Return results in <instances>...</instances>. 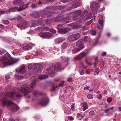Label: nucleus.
I'll return each instance as SVG.
<instances>
[{"label": "nucleus", "mask_w": 121, "mask_h": 121, "mask_svg": "<svg viewBox=\"0 0 121 121\" xmlns=\"http://www.w3.org/2000/svg\"><path fill=\"white\" fill-rule=\"evenodd\" d=\"M81 50L79 48H77L76 49H73L72 51V53L73 54H75L76 53L78 52Z\"/></svg>", "instance_id": "39"}, {"label": "nucleus", "mask_w": 121, "mask_h": 121, "mask_svg": "<svg viewBox=\"0 0 121 121\" xmlns=\"http://www.w3.org/2000/svg\"><path fill=\"white\" fill-rule=\"evenodd\" d=\"M45 30L46 31H50L53 33H56V31L52 28H49L48 27H45Z\"/></svg>", "instance_id": "20"}, {"label": "nucleus", "mask_w": 121, "mask_h": 121, "mask_svg": "<svg viewBox=\"0 0 121 121\" xmlns=\"http://www.w3.org/2000/svg\"><path fill=\"white\" fill-rule=\"evenodd\" d=\"M52 36V35L49 32H45L46 38H50L51 36Z\"/></svg>", "instance_id": "36"}, {"label": "nucleus", "mask_w": 121, "mask_h": 121, "mask_svg": "<svg viewBox=\"0 0 121 121\" xmlns=\"http://www.w3.org/2000/svg\"><path fill=\"white\" fill-rule=\"evenodd\" d=\"M31 6L33 9H35L37 8V6L34 4L32 3L31 4Z\"/></svg>", "instance_id": "49"}, {"label": "nucleus", "mask_w": 121, "mask_h": 121, "mask_svg": "<svg viewBox=\"0 0 121 121\" xmlns=\"http://www.w3.org/2000/svg\"><path fill=\"white\" fill-rule=\"evenodd\" d=\"M10 11V9L8 10H1L0 12L1 14H3L5 13H9V12Z\"/></svg>", "instance_id": "29"}, {"label": "nucleus", "mask_w": 121, "mask_h": 121, "mask_svg": "<svg viewBox=\"0 0 121 121\" xmlns=\"http://www.w3.org/2000/svg\"><path fill=\"white\" fill-rule=\"evenodd\" d=\"M22 0H16L13 2V4L15 5H17L20 4L22 2Z\"/></svg>", "instance_id": "28"}, {"label": "nucleus", "mask_w": 121, "mask_h": 121, "mask_svg": "<svg viewBox=\"0 0 121 121\" xmlns=\"http://www.w3.org/2000/svg\"><path fill=\"white\" fill-rule=\"evenodd\" d=\"M25 67L24 65H22L19 68H18L16 69V71L17 72H18L19 73L23 74V75H18V79H21L23 78L24 75H26L25 72L24 71L25 70Z\"/></svg>", "instance_id": "5"}, {"label": "nucleus", "mask_w": 121, "mask_h": 121, "mask_svg": "<svg viewBox=\"0 0 121 121\" xmlns=\"http://www.w3.org/2000/svg\"><path fill=\"white\" fill-rule=\"evenodd\" d=\"M97 97L98 99H101L102 97L101 95V94L98 95L97 96Z\"/></svg>", "instance_id": "64"}, {"label": "nucleus", "mask_w": 121, "mask_h": 121, "mask_svg": "<svg viewBox=\"0 0 121 121\" xmlns=\"http://www.w3.org/2000/svg\"><path fill=\"white\" fill-rule=\"evenodd\" d=\"M37 22L38 23L41 25H44V23L43 22L42 19H40L37 20Z\"/></svg>", "instance_id": "38"}, {"label": "nucleus", "mask_w": 121, "mask_h": 121, "mask_svg": "<svg viewBox=\"0 0 121 121\" xmlns=\"http://www.w3.org/2000/svg\"><path fill=\"white\" fill-rule=\"evenodd\" d=\"M83 41L82 39H80L76 42V45L77 48L81 50L82 49L84 48V45L82 43Z\"/></svg>", "instance_id": "13"}, {"label": "nucleus", "mask_w": 121, "mask_h": 121, "mask_svg": "<svg viewBox=\"0 0 121 121\" xmlns=\"http://www.w3.org/2000/svg\"><path fill=\"white\" fill-rule=\"evenodd\" d=\"M34 94L36 96L40 95V93L37 91H35L33 92Z\"/></svg>", "instance_id": "46"}, {"label": "nucleus", "mask_w": 121, "mask_h": 121, "mask_svg": "<svg viewBox=\"0 0 121 121\" xmlns=\"http://www.w3.org/2000/svg\"><path fill=\"white\" fill-rule=\"evenodd\" d=\"M17 18L19 21H20L22 20V17L19 15H18L17 17Z\"/></svg>", "instance_id": "53"}, {"label": "nucleus", "mask_w": 121, "mask_h": 121, "mask_svg": "<svg viewBox=\"0 0 121 121\" xmlns=\"http://www.w3.org/2000/svg\"><path fill=\"white\" fill-rule=\"evenodd\" d=\"M18 8V7L17 6H14L13 7L10 8V11L12 12H13L17 11V9Z\"/></svg>", "instance_id": "27"}, {"label": "nucleus", "mask_w": 121, "mask_h": 121, "mask_svg": "<svg viewBox=\"0 0 121 121\" xmlns=\"http://www.w3.org/2000/svg\"><path fill=\"white\" fill-rule=\"evenodd\" d=\"M77 117L78 118V119L80 120H82L83 117L82 115L80 113H78L77 114Z\"/></svg>", "instance_id": "35"}, {"label": "nucleus", "mask_w": 121, "mask_h": 121, "mask_svg": "<svg viewBox=\"0 0 121 121\" xmlns=\"http://www.w3.org/2000/svg\"><path fill=\"white\" fill-rule=\"evenodd\" d=\"M78 16H76L75 15H74L73 17V19L74 21H76L78 19Z\"/></svg>", "instance_id": "54"}, {"label": "nucleus", "mask_w": 121, "mask_h": 121, "mask_svg": "<svg viewBox=\"0 0 121 121\" xmlns=\"http://www.w3.org/2000/svg\"><path fill=\"white\" fill-rule=\"evenodd\" d=\"M3 103L4 105H7L8 106V108L13 112H16L19 109V107L10 101H7L5 100Z\"/></svg>", "instance_id": "2"}, {"label": "nucleus", "mask_w": 121, "mask_h": 121, "mask_svg": "<svg viewBox=\"0 0 121 121\" xmlns=\"http://www.w3.org/2000/svg\"><path fill=\"white\" fill-rule=\"evenodd\" d=\"M61 65L59 63L56 64L54 67V69L56 71H57L60 69Z\"/></svg>", "instance_id": "22"}, {"label": "nucleus", "mask_w": 121, "mask_h": 121, "mask_svg": "<svg viewBox=\"0 0 121 121\" xmlns=\"http://www.w3.org/2000/svg\"><path fill=\"white\" fill-rule=\"evenodd\" d=\"M6 52V51L4 49L0 50V55H2Z\"/></svg>", "instance_id": "48"}, {"label": "nucleus", "mask_w": 121, "mask_h": 121, "mask_svg": "<svg viewBox=\"0 0 121 121\" xmlns=\"http://www.w3.org/2000/svg\"><path fill=\"white\" fill-rule=\"evenodd\" d=\"M90 33L91 35H94L96 34V32L95 31L92 30L91 31Z\"/></svg>", "instance_id": "51"}, {"label": "nucleus", "mask_w": 121, "mask_h": 121, "mask_svg": "<svg viewBox=\"0 0 121 121\" xmlns=\"http://www.w3.org/2000/svg\"><path fill=\"white\" fill-rule=\"evenodd\" d=\"M80 36V35L79 33L74 34L70 35L68 39L70 42H72L74 40H77L78 39Z\"/></svg>", "instance_id": "8"}, {"label": "nucleus", "mask_w": 121, "mask_h": 121, "mask_svg": "<svg viewBox=\"0 0 121 121\" xmlns=\"http://www.w3.org/2000/svg\"><path fill=\"white\" fill-rule=\"evenodd\" d=\"M29 25V23L24 21L22 22L21 24H18L17 25V26L20 28H23L24 29L26 28Z\"/></svg>", "instance_id": "12"}, {"label": "nucleus", "mask_w": 121, "mask_h": 121, "mask_svg": "<svg viewBox=\"0 0 121 121\" xmlns=\"http://www.w3.org/2000/svg\"><path fill=\"white\" fill-rule=\"evenodd\" d=\"M17 91H12L8 94V96L10 98L14 100H16V98L20 99L22 98V95L18 93Z\"/></svg>", "instance_id": "6"}, {"label": "nucleus", "mask_w": 121, "mask_h": 121, "mask_svg": "<svg viewBox=\"0 0 121 121\" xmlns=\"http://www.w3.org/2000/svg\"><path fill=\"white\" fill-rule=\"evenodd\" d=\"M92 22V20H91L87 22H86V24L87 25H89Z\"/></svg>", "instance_id": "56"}, {"label": "nucleus", "mask_w": 121, "mask_h": 121, "mask_svg": "<svg viewBox=\"0 0 121 121\" xmlns=\"http://www.w3.org/2000/svg\"><path fill=\"white\" fill-rule=\"evenodd\" d=\"M81 5V4L79 2H77L76 3L73 4L72 6L70 7V9L69 10H71L73 9L76 8L78 6H79Z\"/></svg>", "instance_id": "24"}, {"label": "nucleus", "mask_w": 121, "mask_h": 121, "mask_svg": "<svg viewBox=\"0 0 121 121\" xmlns=\"http://www.w3.org/2000/svg\"><path fill=\"white\" fill-rule=\"evenodd\" d=\"M65 40L64 38L62 37H60L55 39L54 41L55 43L58 44L62 42Z\"/></svg>", "instance_id": "14"}, {"label": "nucleus", "mask_w": 121, "mask_h": 121, "mask_svg": "<svg viewBox=\"0 0 121 121\" xmlns=\"http://www.w3.org/2000/svg\"><path fill=\"white\" fill-rule=\"evenodd\" d=\"M98 22L100 26L98 25V27L100 29H102L103 27V23L104 22V20L103 19L99 20Z\"/></svg>", "instance_id": "18"}, {"label": "nucleus", "mask_w": 121, "mask_h": 121, "mask_svg": "<svg viewBox=\"0 0 121 121\" xmlns=\"http://www.w3.org/2000/svg\"><path fill=\"white\" fill-rule=\"evenodd\" d=\"M107 102L109 103H110L112 101V99L111 97L108 98L107 99Z\"/></svg>", "instance_id": "55"}, {"label": "nucleus", "mask_w": 121, "mask_h": 121, "mask_svg": "<svg viewBox=\"0 0 121 121\" xmlns=\"http://www.w3.org/2000/svg\"><path fill=\"white\" fill-rule=\"evenodd\" d=\"M82 12L81 11L78 10L74 12V14L78 17L79 16L81 13Z\"/></svg>", "instance_id": "31"}, {"label": "nucleus", "mask_w": 121, "mask_h": 121, "mask_svg": "<svg viewBox=\"0 0 121 121\" xmlns=\"http://www.w3.org/2000/svg\"><path fill=\"white\" fill-rule=\"evenodd\" d=\"M68 118L70 121H73L74 120V118L72 116H70L68 117Z\"/></svg>", "instance_id": "57"}, {"label": "nucleus", "mask_w": 121, "mask_h": 121, "mask_svg": "<svg viewBox=\"0 0 121 121\" xmlns=\"http://www.w3.org/2000/svg\"><path fill=\"white\" fill-rule=\"evenodd\" d=\"M34 67V69L37 72V73H41L42 69V67L40 64H35L33 66Z\"/></svg>", "instance_id": "11"}, {"label": "nucleus", "mask_w": 121, "mask_h": 121, "mask_svg": "<svg viewBox=\"0 0 121 121\" xmlns=\"http://www.w3.org/2000/svg\"><path fill=\"white\" fill-rule=\"evenodd\" d=\"M32 67L33 66L31 65H29L28 66V68L29 69H30L32 68Z\"/></svg>", "instance_id": "61"}, {"label": "nucleus", "mask_w": 121, "mask_h": 121, "mask_svg": "<svg viewBox=\"0 0 121 121\" xmlns=\"http://www.w3.org/2000/svg\"><path fill=\"white\" fill-rule=\"evenodd\" d=\"M94 114V112L93 111H91L89 112V116L90 117H93Z\"/></svg>", "instance_id": "44"}, {"label": "nucleus", "mask_w": 121, "mask_h": 121, "mask_svg": "<svg viewBox=\"0 0 121 121\" xmlns=\"http://www.w3.org/2000/svg\"><path fill=\"white\" fill-rule=\"evenodd\" d=\"M19 120L18 119H16V121L12 118L10 119L9 120V121H19Z\"/></svg>", "instance_id": "58"}, {"label": "nucleus", "mask_w": 121, "mask_h": 121, "mask_svg": "<svg viewBox=\"0 0 121 121\" xmlns=\"http://www.w3.org/2000/svg\"><path fill=\"white\" fill-rule=\"evenodd\" d=\"M23 49L25 50H26L29 49L28 47L27 46V45H26V46H24L23 47Z\"/></svg>", "instance_id": "50"}, {"label": "nucleus", "mask_w": 121, "mask_h": 121, "mask_svg": "<svg viewBox=\"0 0 121 121\" xmlns=\"http://www.w3.org/2000/svg\"><path fill=\"white\" fill-rule=\"evenodd\" d=\"M99 6L98 4L94 1L91 4V8L93 13H97Z\"/></svg>", "instance_id": "7"}, {"label": "nucleus", "mask_w": 121, "mask_h": 121, "mask_svg": "<svg viewBox=\"0 0 121 121\" xmlns=\"http://www.w3.org/2000/svg\"><path fill=\"white\" fill-rule=\"evenodd\" d=\"M36 80H35L33 82L31 83L30 85V86L32 88H33L36 85Z\"/></svg>", "instance_id": "37"}, {"label": "nucleus", "mask_w": 121, "mask_h": 121, "mask_svg": "<svg viewBox=\"0 0 121 121\" xmlns=\"http://www.w3.org/2000/svg\"><path fill=\"white\" fill-rule=\"evenodd\" d=\"M49 99L46 97L42 98L39 103V104L42 106H45L47 105Z\"/></svg>", "instance_id": "9"}, {"label": "nucleus", "mask_w": 121, "mask_h": 121, "mask_svg": "<svg viewBox=\"0 0 121 121\" xmlns=\"http://www.w3.org/2000/svg\"><path fill=\"white\" fill-rule=\"evenodd\" d=\"M63 18V16H59L56 17L54 19V21L55 22H59L61 21V20H62Z\"/></svg>", "instance_id": "25"}, {"label": "nucleus", "mask_w": 121, "mask_h": 121, "mask_svg": "<svg viewBox=\"0 0 121 121\" xmlns=\"http://www.w3.org/2000/svg\"><path fill=\"white\" fill-rule=\"evenodd\" d=\"M58 27L56 28L58 32L60 34H63L67 33L71 30L70 29L68 28H64L63 27L62 25L59 24L58 25Z\"/></svg>", "instance_id": "4"}, {"label": "nucleus", "mask_w": 121, "mask_h": 121, "mask_svg": "<svg viewBox=\"0 0 121 121\" xmlns=\"http://www.w3.org/2000/svg\"><path fill=\"white\" fill-rule=\"evenodd\" d=\"M68 44L67 43L64 42L61 45L62 50H65L68 47Z\"/></svg>", "instance_id": "17"}, {"label": "nucleus", "mask_w": 121, "mask_h": 121, "mask_svg": "<svg viewBox=\"0 0 121 121\" xmlns=\"http://www.w3.org/2000/svg\"><path fill=\"white\" fill-rule=\"evenodd\" d=\"M21 14L25 16L26 14V12H22Z\"/></svg>", "instance_id": "63"}, {"label": "nucleus", "mask_w": 121, "mask_h": 121, "mask_svg": "<svg viewBox=\"0 0 121 121\" xmlns=\"http://www.w3.org/2000/svg\"><path fill=\"white\" fill-rule=\"evenodd\" d=\"M86 54L84 52H81L79 53L76 57V58L80 60L86 56Z\"/></svg>", "instance_id": "15"}, {"label": "nucleus", "mask_w": 121, "mask_h": 121, "mask_svg": "<svg viewBox=\"0 0 121 121\" xmlns=\"http://www.w3.org/2000/svg\"><path fill=\"white\" fill-rule=\"evenodd\" d=\"M12 62H9L8 59H7L4 57H0V62L1 63V64H0V67L3 68L5 66H8L16 62L17 60L16 59L13 60L11 59Z\"/></svg>", "instance_id": "1"}, {"label": "nucleus", "mask_w": 121, "mask_h": 121, "mask_svg": "<svg viewBox=\"0 0 121 121\" xmlns=\"http://www.w3.org/2000/svg\"><path fill=\"white\" fill-rule=\"evenodd\" d=\"M52 17L51 16H48L47 17V18H48V21H49L50 22H52L53 20L52 19H53V18H52Z\"/></svg>", "instance_id": "45"}, {"label": "nucleus", "mask_w": 121, "mask_h": 121, "mask_svg": "<svg viewBox=\"0 0 121 121\" xmlns=\"http://www.w3.org/2000/svg\"><path fill=\"white\" fill-rule=\"evenodd\" d=\"M88 98L89 99H91L93 98V96L91 94H88L87 96Z\"/></svg>", "instance_id": "52"}, {"label": "nucleus", "mask_w": 121, "mask_h": 121, "mask_svg": "<svg viewBox=\"0 0 121 121\" xmlns=\"http://www.w3.org/2000/svg\"><path fill=\"white\" fill-rule=\"evenodd\" d=\"M2 22L3 24L6 25L8 24L9 23V21L7 20H2Z\"/></svg>", "instance_id": "42"}, {"label": "nucleus", "mask_w": 121, "mask_h": 121, "mask_svg": "<svg viewBox=\"0 0 121 121\" xmlns=\"http://www.w3.org/2000/svg\"><path fill=\"white\" fill-rule=\"evenodd\" d=\"M48 78V76L47 75H42L39 76V78L41 80L46 79Z\"/></svg>", "instance_id": "26"}, {"label": "nucleus", "mask_w": 121, "mask_h": 121, "mask_svg": "<svg viewBox=\"0 0 121 121\" xmlns=\"http://www.w3.org/2000/svg\"><path fill=\"white\" fill-rule=\"evenodd\" d=\"M39 36L43 38H46L45 32L44 33L43 32L39 34Z\"/></svg>", "instance_id": "41"}, {"label": "nucleus", "mask_w": 121, "mask_h": 121, "mask_svg": "<svg viewBox=\"0 0 121 121\" xmlns=\"http://www.w3.org/2000/svg\"><path fill=\"white\" fill-rule=\"evenodd\" d=\"M64 81H62V82L59 84V86H62L63 85V83L64 82Z\"/></svg>", "instance_id": "59"}, {"label": "nucleus", "mask_w": 121, "mask_h": 121, "mask_svg": "<svg viewBox=\"0 0 121 121\" xmlns=\"http://www.w3.org/2000/svg\"><path fill=\"white\" fill-rule=\"evenodd\" d=\"M31 23L32 24V27L36 26L37 25L36 22L35 20H32L31 21Z\"/></svg>", "instance_id": "34"}, {"label": "nucleus", "mask_w": 121, "mask_h": 121, "mask_svg": "<svg viewBox=\"0 0 121 121\" xmlns=\"http://www.w3.org/2000/svg\"><path fill=\"white\" fill-rule=\"evenodd\" d=\"M6 82L7 83H9L10 82V77L9 76H6L5 77Z\"/></svg>", "instance_id": "40"}, {"label": "nucleus", "mask_w": 121, "mask_h": 121, "mask_svg": "<svg viewBox=\"0 0 121 121\" xmlns=\"http://www.w3.org/2000/svg\"><path fill=\"white\" fill-rule=\"evenodd\" d=\"M89 28L88 27H86V26H83L82 27V30L83 31L86 30H88Z\"/></svg>", "instance_id": "43"}, {"label": "nucleus", "mask_w": 121, "mask_h": 121, "mask_svg": "<svg viewBox=\"0 0 121 121\" xmlns=\"http://www.w3.org/2000/svg\"><path fill=\"white\" fill-rule=\"evenodd\" d=\"M5 56H7V57H8V58H6V57H5L7 59H8V60L9 61V62H12L11 60V59H12L13 60H14V59L17 60V62H16V63L17 62V61H18V59H13L9 55V54L8 52H7L5 54ZM15 63H16V62H15Z\"/></svg>", "instance_id": "16"}, {"label": "nucleus", "mask_w": 121, "mask_h": 121, "mask_svg": "<svg viewBox=\"0 0 121 121\" xmlns=\"http://www.w3.org/2000/svg\"><path fill=\"white\" fill-rule=\"evenodd\" d=\"M83 40L86 44L87 45H89V44L90 42L89 41V39L88 36H85Z\"/></svg>", "instance_id": "30"}, {"label": "nucleus", "mask_w": 121, "mask_h": 121, "mask_svg": "<svg viewBox=\"0 0 121 121\" xmlns=\"http://www.w3.org/2000/svg\"><path fill=\"white\" fill-rule=\"evenodd\" d=\"M34 17L35 18H38L39 17V13L38 12L36 11L33 13Z\"/></svg>", "instance_id": "32"}, {"label": "nucleus", "mask_w": 121, "mask_h": 121, "mask_svg": "<svg viewBox=\"0 0 121 121\" xmlns=\"http://www.w3.org/2000/svg\"><path fill=\"white\" fill-rule=\"evenodd\" d=\"M25 8L23 7V5H21L18 8H17V11L20 12L25 9Z\"/></svg>", "instance_id": "33"}, {"label": "nucleus", "mask_w": 121, "mask_h": 121, "mask_svg": "<svg viewBox=\"0 0 121 121\" xmlns=\"http://www.w3.org/2000/svg\"><path fill=\"white\" fill-rule=\"evenodd\" d=\"M80 74L81 75H83L84 74V70H81L80 72Z\"/></svg>", "instance_id": "60"}, {"label": "nucleus", "mask_w": 121, "mask_h": 121, "mask_svg": "<svg viewBox=\"0 0 121 121\" xmlns=\"http://www.w3.org/2000/svg\"><path fill=\"white\" fill-rule=\"evenodd\" d=\"M82 105L83 108V110L84 111L87 109L88 107L87 103L86 102H82Z\"/></svg>", "instance_id": "19"}, {"label": "nucleus", "mask_w": 121, "mask_h": 121, "mask_svg": "<svg viewBox=\"0 0 121 121\" xmlns=\"http://www.w3.org/2000/svg\"><path fill=\"white\" fill-rule=\"evenodd\" d=\"M29 49H31L32 47L34 46L33 44L31 43H29L27 45Z\"/></svg>", "instance_id": "47"}, {"label": "nucleus", "mask_w": 121, "mask_h": 121, "mask_svg": "<svg viewBox=\"0 0 121 121\" xmlns=\"http://www.w3.org/2000/svg\"><path fill=\"white\" fill-rule=\"evenodd\" d=\"M54 72H53V71H52L51 72V73L49 74H50V76L51 77L53 76H54Z\"/></svg>", "instance_id": "62"}, {"label": "nucleus", "mask_w": 121, "mask_h": 121, "mask_svg": "<svg viewBox=\"0 0 121 121\" xmlns=\"http://www.w3.org/2000/svg\"><path fill=\"white\" fill-rule=\"evenodd\" d=\"M17 91L23 94L26 98H30V96L28 95L27 96H26L30 93L31 91V89L30 88L26 86H24L22 87L18 88Z\"/></svg>", "instance_id": "3"}, {"label": "nucleus", "mask_w": 121, "mask_h": 121, "mask_svg": "<svg viewBox=\"0 0 121 121\" xmlns=\"http://www.w3.org/2000/svg\"><path fill=\"white\" fill-rule=\"evenodd\" d=\"M81 17L83 18L86 17V20H88L92 18V14L90 13H88L87 11H85L83 12Z\"/></svg>", "instance_id": "10"}, {"label": "nucleus", "mask_w": 121, "mask_h": 121, "mask_svg": "<svg viewBox=\"0 0 121 121\" xmlns=\"http://www.w3.org/2000/svg\"><path fill=\"white\" fill-rule=\"evenodd\" d=\"M48 13V11H42L41 13V17H46L47 16Z\"/></svg>", "instance_id": "23"}, {"label": "nucleus", "mask_w": 121, "mask_h": 121, "mask_svg": "<svg viewBox=\"0 0 121 121\" xmlns=\"http://www.w3.org/2000/svg\"><path fill=\"white\" fill-rule=\"evenodd\" d=\"M70 18H64L63 17V18L61 21H62L63 23H68L69 22V20H70Z\"/></svg>", "instance_id": "21"}]
</instances>
